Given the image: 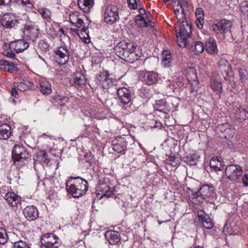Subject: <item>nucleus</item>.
<instances>
[{
  "instance_id": "nucleus-1",
  "label": "nucleus",
  "mask_w": 248,
  "mask_h": 248,
  "mask_svg": "<svg viewBox=\"0 0 248 248\" xmlns=\"http://www.w3.org/2000/svg\"><path fill=\"white\" fill-rule=\"evenodd\" d=\"M66 188L74 198H79L87 192L88 182L79 177H71L66 182Z\"/></svg>"
},
{
  "instance_id": "nucleus-2",
  "label": "nucleus",
  "mask_w": 248,
  "mask_h": 248,
  "mask_svg": "<svg viewBox=\"0 0 248 248\" xmlns=\"http://www.w3.org/2000/svg\"><path fill=\"white\" fill-rule=\"evenodd\" d=\"M180 22L179 26L175 28L177 43L181 47H186L190 44L192 40L190 35L191 26L184 20Z\"/></svg>"
},
{
  "instance_id": "nucleus-3",
  "label": "nucleus",
  "mask_w": 248,
  "mask_h": 248,
  "mask_svg": "<svg viewBox=\"0 0 248 248\" xmlns=\"http://www.w3.org/2000/svg\"><path fill=\"white\" fill-rule=\"evenodd\" d=\"M39 28L34 23L28 22L23 29V37L25 40L33 45L38 37Z\"/></svg>"
},
{
  "instance_id": "nucleus-4",
  "label": "nucleus",
  "mask_w": 248,
  "mask_h": 248,
  "mask_svg": "<svg viewBox=\"0 0 248 248\" xmlns=\"http://www.w3.org/2000/svg\"><path fill=\"white\" fill-rule=\"evenodd\" d=\"M40 248H58L61 243L59 237L51 233L43 235L41 238Z\"/></svg>"
},
{
  "instance_id": "nucleus-5",
  "label": "nucleus",
  "mask_w": 248,
  "mask_h": 248,
  "mask_svg": "<svg viewBox=\"0 0 248 248\" xmlns=\"http://www.w3.org/2000/svg\"><path fill=\"white\" fill-rule=\"evenodd\" d=\"M56 62L60 64H64L68 61L71 52L66 46H62L54 50Z\"/></svg>"
},
{
  "instance_id": "nucleus-6",
  "label": "nucleus",
  "mask_w": 248,
  "mask_h": 248,
  "mask_svg": "<svg viewBox=\"0 0 248 248\" xmlns=\"http://www.w3.org/2000/svg\"><path fill=\"white\" fill-rule=\"evenodd\" d=\"M242 168L238 165H230L225 169V174L230 181H236L242 175Z\"/></svg>"
},
{
  "instance_id": "nucleus-7",
  "label": "nucleus",
  "mask_w": 248,
  "mask_h": 248,
  "mask_svg": "<svg viewBox=\"0 0 248 248\" xmlns=\"http://www.w3.org/2000/svg\"><path fill=\"white\" fill-rule=\"evenodd\" d=\"M232 26L231 21L224 19L216 21L213 25L212 28L217 33H225L230 30Z\"/></svg>"
},
{
  "instance_id": "nucleus-8",
  "label": "nucleus",
  "mask_w": 248,
  "mask_h": 248,
  "mask_svg": "<svg viewBox=\"0 0 248 248\" xmlns=\"http://www.w3.org/2000/svg\"><path fill=\"white\" fill-rule=\"evenodd\" d=\"M126 54L124 60L130 63H133L140 59L141 56V52L137 46L133 44H130Z\"/></svg>"
},
{
  "instance_id": "nucleus-9",
  "label": "nucleus",
  "mask_w": 248,
  "mask_h": 248,
  "mask_svg": "<svg viewBox=\"0 0 248 248\" xmlns=\"http://www.w3.org/2000/svg\"><path fill=\"white\" fill-rule=\"evenodd\" d=\"M12 153L15 162L19 161L24 163L29 156L28 153L24 147L18 145L14 146Z\"/></svg>"
},
{
  "instance_id": "nucleus-10",
  "label": "nucleus",
  "mask_w": 248,
  "mask_h": 248,
  "mask_svg": "<svg viewBox=\"0 0 248 248\" xmlns=\"http://www.w3.org/2000/svg\"><path fill=\"white\" fill-rule=\"evenodd\" d=\"M30 44V42H27L23 38L22 39H18L14 41L11 42L9 45V49L14 50L16 53L21 52L28 48Z\"/></svg>"
},
{
  "instance_id": "nucleus-11",
  "label": "nucleus",
  "mask_w": 248,
  "mask_h": 248,
  "mask_svg": "<svg viewBox=\"0 0 248 248\" xmlns=\"http://www.w3.org/2000/svg\"><path fill=\"white\" fill-rule=\"evenodd\" d=\"M77 28H79L82 27L81 30L79 31L78 30L77 31V33L79 37L82 39L84 42L86 44H88L91 42L90 38H89L88 28L85 27L84 23L83 20L80 17L78 18V21L74 25Z\"/></svg>"
},
{
  "instance_id": "nucleus-12",
  "label": "nucleus",
  "mask_w": 248,
  "mask_h": 248,
  "mask_svg": "<svg viewBox=\"0 0 248 248\" xmlns=\"http://www.w3.org/2000/svg\"><path fill=\"white\" fill-rule=\"evenodd\" d=\"M210 87L213 91L217 94H220L222 93V86L221 79L217 74H213L210 80Z\"/></svg>"
},
{
  "instance_id": "nucleus-13",
  "label": "nucleus",
  "mask_w": 248,
  "mask_h": 248,
  "mask_svg": "<svg viewBox=\"0 0 248 248\" xmlns=\"http://www.w3.org/2000/svg\"><path fill=\"white\" fill-rule=\"evenodd\" d=\"M112 150L118 153H123L127 146V143L124 138H115L111 141Z\"/></svg>"
},
{
  "instance_id": "nucleus-14",
  "label": "nucleus",
  "mask_w": 248,
  "mask_h": 248,
  "mask_svg": "<svg viewBox=\"0 0 248 248\" xmlns=\"http://www.w3.org/2000/svg\"><path fill=\"white\" fill-rule=\"evenodd\" d=\"M129 46L130 44L124 41L120 42L114 48V53L118 57L124 60Z\"/></svg>"
},
{
  "instance_id": "nucleus-15",
  "label": "nucleus",
  "mask_w": 248,
  "mask_h": 248,
  "mask_svg": "<svg viewBox=\"0 0 248 248\" xmlns=\"http://www.w3.org/2000/svg\"><path fill=\"white\" fill-rule=\"evenodd\" d=\"M18 22L16 17L10 13L5 14L1 20V25L6 28L11 29L17 26Z\"/></svg>"
},
{
  "instance_id": "nucleus-16",
  "label": "nucleus",
  "mask_w": 248,
  "mask_h": 248,
  "mask_svg": "<svg viewBox=\"0 0 248 248\" xmlns=\"http://www.w3.org/2000/svg\"><path fill=\"white\" fill-rule=\"evenodd\" d=\"M118 99L124 104H127L131 99L130 91L126 88L116 89Z\"/></svg>"
},
{
  "instance_id": "nucleus-17",
  "label": "nucleus",
  "mask_w": 248,
  "mask_h": 248,
  "mask_svg": "<svg viewBox=\"0 0 248 248\" xmlns=\"http://www.w3.org/2000/svg\"><path fill=\"white\" fill-rule=\"evenodd\" d=\"M25 217L29 221H33L38 217V211L34 206H27L23 210Z\"/></svg>"
},
{
  "instance_id": "nucleus-18",
  "label": "nucleus",
  "mask_w": 248,
  "mask_h": 248,
  "mask_svg": "<svg viewBox=\"0 0 248 248\" xmlns=\"http://www.w3.org/2000/svg\"><path fill=\"white\" fill-rule=\"evenodd\" d=\"M3 198L8 204L12 207L17 206V204L20 201V197L13 192H8L5 193Z\"/></svg>"
},
{
  "instance_id": "nucleus-19",
  "label": "nucleus",
  "mask_w": 248,
  "mask_h": 248,
  "mask_svg": "<svg viewBox=\"0 0 248 248\" xmlns=\"http://www.w3.org/2000/svg\"><path fill=\"white\" fill-rule=\"evenodd\" d=\"M198 216L205 228L210 229L213 227L214 225L211 219L204 212L202 211L198 212Z\"/></svg>"
},
{
  "instance_id": "nucleus-20",
  "label": "nucleus",
  "mask_w": 248,
  "mask_h": 248,
  "mask_svg": "<svg viewBox=\"0 0 248 248\" xmlns=\"http://www.w3.org/2000/svg\"><path fill=\"white\" fill-rule=\"evenodd\" d=\"M144 81L149 85L156 83L158 79V75L153 72H147L143 76Z\"/></svg>"
},
{
  "instance_id": "nucleus-21",
  "label": "nucleus",
  "mask_w": 248,
  "mask_h": 248,
  "mask_svg": "<svg viewBox=\"0 0 248 248\" xmlns=\"http://www.w3.org/2000/svg\"><path fill=\"white\" fill-rule=\"evenodd\" d=\"M11 135V127L7 124L4 123L0 125V139L8 140Z\"/></svg>"
},
{
  "instance_id": "nucleus-22",
  "label": "nucleus",
  "mask_w": 248,
  "mask_h": 248,
  "mask_svg": "<svg viewBox=\"0 0 248 248\" xmlns=\"http://www.w3.org/2000/svg\"><path fill=\"white\" fill-rule=\"evenodd\" d=\"M155 111L156 115H159L158 112H161L163 116L167 114L168 109L166 106V103L164 100L157 101L154 106Z\"/></svg>"
},
{
  "instance_id": "nucleus-23",
  "label": "nucleus",
  "mask_w": 248,
  "mask_h": 248,
  "mask_svg": "<svg viewBox=\"0 0 248 248\" xmlns=\"http://www.w3.org/2000/svg\"><path fill=\"white\" fill-rule=\"evenodd\" d=\"M79 8L85 13H89L94 4V0H78Z\"/></svg>"
},
{
  "instance_id": "nucleus-24",
  "label": "nucleus",
  "mask_w": 248,
  "mask_h": 248,
  "mask_svg": "<svg viewBox=\"0 0 248 248\" xmlns=\"http://www.w3.org/2000/svg\"><path fill=\"white\" fill-rule=\"evenodd\" d=\"M205 48L207 53L214 54L217 52L216 41L213 38L209 39L205 43Z\"/></svg>"
},
{
  "instance_id": "nucleus-25",
  "label": "nucleus",
  "mask_w": 248,
  "mask_h": 248,
  "mask_svg": "<svg viewBox=\"0 0 248 248\" xmlns=\"http://www.w3.org/2000/svg\"><path fill=\"white\" fill-rule=\"evenodd\" d=\"M39 90L43 94H49L52 91L50 84L46 80L43 79L40 81Z\"/></svg>"
},
{
  "instance_id": "nucleus-26",
  "label": "nucleus",
  "mask_w": 248,
  "mask_h": 248,
  "mask_svg": "<svg viewBox=\"0 0 248 248\" xmlns=\"http://www.w3.org/2000/svg\"><path fill=\"white\" fill-rule=\"evenodd\" d=\"M172 61V55L170 52L168 50H164L162 52V64L165 67H169L170 66Z\"/></svg>"
},
{
  "instance_id": "nucleus-27",
  "label": "nucleus",
  "mask_w": 248,
  "mask_h": 248,
  "mask_svg": "<svg viewBox=\"0 0 248 248\" xmlns=\"http://www.w3.org/2000/svg\"><path fill=\"white\" fill-rule=\"evenodd\" d=\"M36 10L41 16L43 19L47 22H50L51 20V13L48 9L41 7L36 9Z\"/></svg>"
},
{
  "instance_id": "nucleus-28",
  "label": "nucleus",
  "mask_w": 248,
  "mask_h": 248,
  "mask_svg": "<svg viewBox=\"0 0 248 248\" xmlns=\"http://www.w3.org/2000/svg\"><path fill=\"white\" fill-rule=\"evenodd\" d=\"M75 85L79 87L84 85L86 83V78L80 72H76L73 77Z\"/></svg>"
},
{
  "instance_id": "nucleus-29",
  "label": "nucleus",
  "mask_w": 248,
  "mask_h": 248,
  "mask_svg": "<svg viewBox=\"0 0 248 248\" xmlns=\"http://www.w3.org/2000/svg\"><path fill=\"white\" fill-rule=\"evenodd\" d=\"M212 192L209 186L208 185H204L201 187L198 192L197 195L201 197L202 199H205L207 197L210 196Z\"/></svg>"
},
{
  "instance_id": "nucleus-30",
  "label": "nucleus",
  "mask_w": 248,
  "mask_h": 248,
  "mask_svg": "<svg viewBox=\"0 0 248 248\" xmlns=\"http://www.w3.org/2000/svg\"><path fill=\"white\" fill-rule=\"evenodd\" d=\"M119 19L118 8L112 6L109 10V22L114 23Z\"/></svg>"
},
{
  "instance_id": "nucleus-31",
  "label": "nucleus",
  "mask_w": 248,
  "mask_h": 248,
  "mask_svg": "<svg viewBox=\"0 0 248 248\" xmlns=\"http://www.w3.org/2000/svg\"><path fill=\"white\" fill-rule=\"evenodd\" d=\"M120 233L118 232L109 230V244L115 245L120 241Z\"/></svg>"
},
{
  "instance_id": "nucleus-32",
  "label": "nucleus",
  "mask_w": 248,
  "mask_h": 248,
  "mask_svg": "<svg viewBox=\"0 0 248 248\" xmlns=\"http://www.w3.org/2000/svg\"><path fill=\"white\" fill-rule=\"evenodd\" d=\"M16 85L17 89L22 92H24L28 89L31 88L32 86V83L27 80H24V82L17 83Z\"/></svg>"
},
{
  "instance_id": "nucleus-33",
  "label": "nucleus",
  "mask_w": 248,
  "mask_h": 248,
  "mask_svg": "<svg viewBox=\"0 0 248 248\" xmlns=\"http://www.w3.org/2000/svg\"><path fill=\"white\" fill-rule=\"evenodd\" d=\"M36 157L37 158L35 159L36 160L41 163H47V155L46 151L42 150L38 152L36 154Z\"/></svg>"
},
{
  "instance_id": "nucleus-34",
  "label": "nucleus",
  "mask_w": 248,
  "mask_h": 248,
  "mask_svg": "<svg viewBox=\"0 0 248 248\" xmlns=\"http://www.w3.org/2000/svg\"><path fill=\"white\" fill-rule=\"evenodd\" d=\"M205 48L203 43L200 41H196L194 42V48L193 49L195 54H200L202 53Z\"/></svg>"
},
{
  "instance_id": "nucleus-35",
  "label": "nucleus",
  "mask_w": 248,
  "mask_h": 248,
  "mask_svg": "<svg viewBox=\"0 0 248 248\" xmlns=\"http://www.w3.org/2000/svg\"><path fill=\"white\" fill-rule=\"evenodd\" d=\"M166 82L168 86H170V87L172 86V89L173 88L175 89L181 88H182L184 85V83L181 80L180 78H177V80L175 81H170V80H169L166 81Z\"/></svg>"
},
{
  "instance_id": "nucleus-36",
  "label": "nucleus",
  "mask_w": 248,
  "mask_h": 248,
  "mask_svg": "<svg viewBox=\"0 0 248 248\" xmlns=\"http://www.w3.org/2000/svg\"><path fill=\"white\" fill-rule=\"evenodd\" d=\"M210 166L215 171H218L221 170V163L218 159L212 158L210 162Z\"/></svg>"
},
{
  "instance_id": "nucleus-37",
  "label": "nucleus",
  "mask_w": 248,
  "mask_h": 248,
  "mask_svg": "<svg viewBox=\"0 0 248 248\" xmlns=\"http://www.w3.org/2000/svg\"><path fill=\"white\" fill-rule=\"evenodd\" d=\"M8 237L5 229L0 227V244L4 245L8 241Z\"/></svg>"
},
{
  "instance_id": "nucleus-38",
  "label": "nucleus",
  "mask_w": 248,
  "mask_h": 248,
  "mask_svg": "<svg viewBox=\"0 0 248 248\" xmlns=\"http://www.w3.org/2000/svg\"><path fill=\"white\" fill-rule=\"evenodd\" d=\"M236 117L241 120H246L248 118V112L244 108H239L236 112Z\"/></svg>"
},
{
  "instance_id": "nucleus-39",
  "label": "nucleus",
  "mask_w": 248,
  "mask_h": 248,
  "mask_svg": "<svg viewBox=\"0 0 248 248\" xmlns=\"http://www.w3.org/2000/svg\"><path fill=\"white\" fill-rule=\"evenodd\" d=\"M12 243H14V248H31L29 244L23 240H19Z\"/></svg>"
},
{
  "instance_id": "nucleus-40",
  "label": "nucleus",
  "mask_w": 248,
  "mask_h": 248,
  "mask_svg": "<svg viewBox=\"0 0 248 248\" xmlns=\"http://www.w3.org/2000/svg\"><path fill=\"white\" fill-rule=\"evenodd\" d=\"M15 2L17 5L29 9H31L33 7V4L29 0H15Z\"/></svg>"
},
{
  "instance_id": "nucleus-41",
  "label": "nucleus",
  "mask_w": 248,
  "mask_h": 248,
  "mask_svg": "<svg viewBox=\"0 0 248 248\" xmlns=\"http://www.w3.org/2000/svg\"><path fill=\"white\" fill-rule=\"evenodd\" d=\"M56 101L61 106H63L68 102L69 98L64 95H57L55 97Z\"/></svg>"
},
{
  "instance_id": "nucleus-42",
  "label": "nucleus",
  "mask_w": 248,
  "mask_h": 248,
  "mask_svg": "<svg viewBox=\"0 0 248 248\" xmlns=\"http://www.w3.org/2000/svg\"><path fill=\"white\" fill-rule=\"evenodd\" d=\"M108 5L106 4L102 7V14L103 16V19L102 20L106 23L108 22Z\"/></svg>"
},
{
  "instance_id": "nucleus-43",
  "label": "nucleus",
  "mask_w": 248,
  "mask_h": 248,
  "mask_svg": "<svg viewBox=\"0 0 248 248\" xmlns=\"http://www.w3.org/2000/svg\"><path fill=\"white\" fill-rule=\"evenodd\" d=\"M3 70L10 73H13L16 71V67L13 65L12 62L7 61V63L4 67Z\"/></svg>"
},
{
  "instance_id": "nucleus-44",
  "label": "nucleus",
  "mask_w": 248,
  "mask_h": 248,
  "mask_svg": "<svg viewBox=\"0 0 248 248\" xmlns=\"http://www.w3.org/2000/svg\"><path fill=\"white\" fill-rule=\"evenodd\" d=\"M79 17V14L78 12H73L70 14L69 19L70 23L74 25L75 23L77 22Z\"/></svg>"
},
{
  "instance_id": "nucleus-45",
  "label": "nucleus",
  "mask_w": 248,
  "mask_h": 248,
  "mask_svg": "<svg viewBox=\"0 0 248 248\" xmlns=\"http://www.w3.org/2000/svg\"><path fill=\"white\" fill-rule=\"evenodd\" d=\"M240 11L244 15L248 16V0L241 2Z\"/></svg>"
},
{
  "instance_id": "nucleus-46",
  "label": "nucleus",
  "mask_w": 248,
  "mask_h": 248,
  "mask_svg": "<svg viewBox=\"0 0 248 248\" xmlns=\"http://www.w3.org/2000/svg\"><path fill=\"white\" fill-rule=\"evenodd\" d=\"M197 157L196 155H191L186 157V161L190 165H196Z\"/></svg>"
},
{
  "instance_id": "nucleus-47",
  "label": "nucleus",
  "mask_w": 248,
  "mask_h": 248,
  "mask_svg": "<svg viewBox=\"0 0 248 248\" xmlns=\"http://www.w3.org/2000/svg\"><path fill=\"white\" fill-rule=\"evenodd\" d=\"M173 11H180L181 13L184 11V8L181 3L179 1H173L172 2Z\"/></svg>"
},
{
  "instance_id": "nucleus-48",
  "label": "nucleus",
  "mask_w": 248,
  "mask_h": 248,
  "mask_svg": "<svg viewBox=\"0 0 248 248\" xmlns=\"http://www.w3.org/2000/svg\"><path fill=\"white\" fill-rule=\"evenodd\" d=\"M174 14L176 16V17L178 19V20L179 21V22L183 21L185 20V17L186 16L184 13V11H183L182 13L180 12V11H174Z\"/></svg>"
},
{
  "instance_id": "nucleus-49",
  "label": "nucleus",
  "mask_w": 248,
  "mask_h": 248,
  "mask_svg": "<svg viewBox=\"0 0 248 248\" xmlns=\"http://www.w3.org/2000/svg\"><path fill=\"white\" fill-rule=\"evenodd\" d=\"M39 48L43 51L47 50L49 47V45L44 40H41L38 44Z\"/></svg>"
},
{
  "instance_id": "nucleus-50",
  "label": "nucleus",
  "mask_w": 248,
  "mask_h": 248,
  "mask_svg": "<svg viewBox=\"0 0 248 248\" xmlns=\"http://www.w3.org/2000/svg\"><path fill=\"white\" fill-rule=\"evenodd\" d=\"M195 15L196 18H204V15L203 10L202 8H198L195 11Z\"/></svg>"
},
{
  "instance_id": "nucleus-51",
  "label": "nucleus",
  "mask_w": 248,
  "mask_h": 248,
  "mask_svg": "<svg viewBox=\"0 0 248 248\" xmlns=\"http://www.w3.org/2000/svg\"><path fill=\"white\" fill-rule=\"evenodd\" d=\"M15 52V51L10 50L9 49V50H4L3 52V55L8 58H14L16 56Z\"/></svg>"
},
{
  "instance_id": "nucleus-52",
  "label": "nucleus",
  "mask_w": 248,
  "mask_h": 248,
  "mask_svg": "<svg viewBox=\"0 0 248 248\" xmlns=\"http://www.w3.org/2000/svg\"><path fill=\"white\" fill-rule=\"evenodd\" d=\"M127 3L131 9L135 10L138 8V3L136 0H127Z\"/></svg>"
},
{
  "instance_id": "nucleus-53",
  "label": "nucleus",
  "mask_w": 248,
  "mask_h": 248,
  "mask_svg": "<svg viewBox=\"0 0 248 248\" xmlns=\"http://www.w3.org/2000/svg\"><path fill=\"white\" fill-rule=\"evenodd\" d=\"M238 72L240 80L243 81L247 79V77L246 75V71L245 70L240 68Z\"/></svg>"
},
{
  "instance_id": "nucleus-54",
  "label": "nucleus",
  "mask_w": 248,
  "mask_h": 248,
  "mask_svg": "<svg viewBox=\"0 0 248 248\" xmlns=\"http://www.w3.org/2000/svg\"><path fill=\"white\" fill-rule=\"evenodd\" d=\"M204 23V18H196L195 23L199 29H202L203 28Z\"/></svg>"
},
{
  "instance_id": "nucleus-55",
  "label": "nucleus",
  "mask_w": 248,
  "mask_h": 248,
  "mask_svg": "<svg viewBox=\"0 0 248 248\" xmlns=\"http://www.w3.org/2000/svg\"><path fill=\"white\" fill-rule=\"evenodd\" d=\"M242 183L245 187L248 186V174H245L242 176Z\"/></svg>"
},
{
  "instance_id": "nucleus-56",
  "label": "nucleus",
  "mask_w": 248,
  "mask_h": 248,
  "mask_svg": "<svg viewBox=\"0 0 248 248\" xmlns=\"http://www.w3.org/2000/svg\"><path fill=\"white\" fill-rule=\"evenodd\" d=\"M144 20H146L145 17L141 15H139L136 16L135 22L137 25H141V24L140 23V24L139 22H140V21H143Z\"/></svg>"
},
{
  "instance_id": "nucleus-57",
  "label": "nucleus",
  "mask_w": 248,
  "mask_h": 248,
  "mask_svg": "<svg viewBox=\"0 0 248 248\" xmlns=\"http://www.w3.org/2000/svg\"><path fill=\"white\" fill-rule=\"evenodd\" d=\"M16 86L15 87L13 88L11 90V94L12 96H13L15 98H17L18 97V93H17V90L16 88Z\"/></svg>"
},
{
  "instance_id": "nucleus-58",
  "label": "nucleus",
  "mask_w": 248,
  "mask_h": 248,
  "mask_svg": "<svg viewBox=\"0 0 248 248\" xmlns=\"http://www.w3.org/2000/svg\"><path fill=\"white\" fill-rule=\"evenodd\" d=\"M108 187H107V188L105 190V191L103 194H101L98 193V197H99V195H101L100 197H99L100 199L103 198V197H107L108 198Z\"/></svg>"
},
{
  "instance_id": "nucleus-59",
  "label": "nucleus",
  "mask_w": 248,
  "mask_h": 248,
  "mask_svg": "<svg viewBox=\"0 0 248 248\" xmlns=\"http://www.w3.org/2000/svg\"><path fill=\"white\" fill-rule=\"evenodd\" d=\"M7 63V61L0 59V68L3 70Z\"/></svg>"
},
{
  "instance_id": "nucleus-60",
  "label": "nucleus",
  "mask_w": 248,
  "mask_h": 248,
  "mask_svg": "<svg viewBox=\"0 0 248 248\" xmlns=\"http://www.w3.org/2000/svg\"><path fill=\"white\" fill-rule=\"evenodd\" d=\"M176 159L177 158L175 156H170L168 158V159L170 161H171L173 162H176V164H179V161L178 160H176Z\"/></svg>"
},
{
  "instance_id": "nucleus-61",
  "label": "nucleus",
  "mask_w": 248,
  "mask_h": 248,
  "mask_svg": "<svg viewBox=\"0 0 248 248\" xmlns=\"http://www.w3.org/2000/svg\"><path fill=\"white\" fill-rule=\"evenodd\" d=\"M144 17L145 19L146 18V19L148 20L149 22H151L152 19V15L150 12L147 11L146 14L144 16Z\"/></svg>"
},
{
  "instance_id": "nucleus-62",
  "label": "nucleus",
  "mask_w": 248,
  "mask_h": 248,
  "mask_svg": "<svg viewBox=\"0 0 248 248\" xmlns=\"http://www.w3.org/2000/svg\"><path fill=\"white\" fill-rule=\"evenodd\" d=\"M139 23L141 24V25H137L139 27H146V26H148V23L146 21V20H144L143 21H140V22H139Z\"/></svg>"
},
{
  "instance_id": "nucleus-63",
  "label": "nucleus",
  "mask_w": 248,
  "mask_h": 248,
  "mask_svg": "<svg viewBox=\"0 0 248 248\" xmlns=\"http://www.w3.org/2000/svg\"><path fill=\"white\" fill-rule=\"evenodd\" d=\"M109 118H111V119H113V120L116 121L119 124H120L119 119L118 118L117 116H116L113 114L111 113L110 115V114L109 113Z\"/></svg>"
},
{
  "instance_id": "nucleus-64",
  "label": "nucleus",
  "mask_w": 248,
  "mask_h": 248,
  "mask_svg": "<svg viewBox=\"0 0 248 248\" xmlns=\"http://www.w3.org/2000/svg\"><path fill=\"white\" fill-rule=\"evenodd\" d=\"M139 12L140 14L142 16H145V15L146 14L147 11L143 8H140L139 9Z\"/></svg>"
}]
</instances>
